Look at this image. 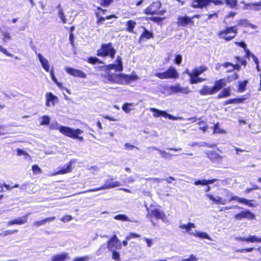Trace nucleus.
<instances>
[{
    "label": "nucleus",
    "mask_w": 261,
    "mask_h": 261,
    "mask_svg": "<svg viewBox=\"0 0 261 261\" xmlns=\"http://www.w3.org/2000/svg\"><path fill=\"white\" fill-rule=\"evenodd\" d=\"M255 217V215L248 210L241 211L239 213L235 215L234 216V218L238 220H240L244 218L249 220H253L254 219Z\"/></svg>",
    "instance_id": "9b49d317"
},
{
    "label": "nucleus",
    "mask_w": 261,
    "mask_h": 261,
    "mask_svg": "<svg viewBox=\"0 0 261 261\" xmlns=\"http://www.w3.org/2000/svg\"><path fill=\"white\" fill-rule=\"evenodd\" d=\"M16 232H17V230H6V231L3 232L2 233H0V236H7L8 235L13 234Z\"/></svg>",
    "instance_id": "5fc2aeb1"
},
{
    "label": "nucleus",
    "mask_w": 261,
    "mask_h": 261,
    "mask_svg": "<svg viewBox=\"0 0 261 261\" xmlns=\"http://www.w3.org/2000/svg\"><path fill=\"white\" fill-rule=\"evenodd\" d=\"M112 252V258L116 260H119L120 259L119 253L116 252L115 250L111 251Z\"/></svg>",
    "instance_id": "680f3d73"
},
{
    "label": "nucleus",
    "mask_w": 261,
    "mask_h": 261,
    "mask_svg": "<svg viewBox=\"0 0 261 261\" xmlns=\"http://www.w3.org/2000/svg\"><path fill=\"white\" fill-rule=\"evenodd\" d=\"M50 74L51 79L54 81V82H55L59 87H61L62 86V84L59 83L58 81L57 78L56 77V76L54 74V72L53 70H51V71H50Z\"/></svg>",
    "instance_id": "de8ad7c7"
},
{
    "label": "nucleus",
    "mask_w": 261,
    "mask_h": 261,
    "mask_svg": "<svg viewBox=\"0 0 261 261\" xmlns=\"http://www.w3.org/2000/svg\"><path fill=\"white\" fill-rule=\"evenodd\" d=\"M68 255V253L66 252L54 255L51 257V261H65Z\"/></svg>",
    "instance_id": "2f4dec72"
},
{
    "label": "nucleus",
    "mask_w": 261,
    "mask_h": 261,
    "mask_svg": "<svg viewBox=\"0 0 261 261\" xmlns=\"http://www.w3.org/2000/svg\"><path fill=\"white\" fill-rule=\"evenodd\" d=\"M120 186H121L120 181H113V178L110 177V178L105 180V184L101 187L97 188L90 189L87 191L82 192L81 193L96 192L102 190L110 189L119 187Z\"/></svg>",
    "instance_id": "f03ea898"
},
{
    "label": "nucleus",
    "mask_w": 261,
    "mask_h": 261,
    "mask_svg": "<svg viewBox=\"0 0 261 261\" xmlns=\"http://www.w3.org/2000/svg\"><path fill=\"white\" fill-rule=\"evenodd\" d=\"M149 19L153 22H156L159 24L162 21H163L165 19V17H151L149 18Z\"/></svg>",
    "instance_id": "3c124183"
},
{
    "label": "nucleus",
    "mask_w": 261,
    "mask_h": 261,
    "mask_svg": "<svg viewBox=\"0 0 261 261\" xmlns=\"http://www.w3.org/2000/svg\"><path fill=\"white\" fill-rule=\"evenodd\" d=\"M225 3L227 5L229 6L230 8H234L238 5L237 0H225Z\"/></svg>",
    "instance_id": "a19ab883"
},
{
    "label": "nucleus",
    "mask_w": 261,
    "mask_h": 261,
    "mask_svg": "<svg viewBox=\"0 0 261 261\" xmlns=\"http://www.w3.org/2000/svg\"><path fill=\"white\" fill-rule=\"evenodd\" d=\"M114 219L117 220H120L122 221H130L133 222L130 220L128 219V218L125 216V215L123 214H119L115 216L114 217Z\"/></svg>",
    "instance_id": "4c0bfd02"
},
{
    "label": "nucleus",
    "mask_w": 261,
    "mask_h": 261,
    "mask_svg": "<svg viewBox=\"0 0 261 261\" xmlns=\"http://www.w3.org/2000/svg\"><path fill=\"white\" fill-rule=\"evenodd\" d=\"M249 21L246 19H242L238 21V25L239 26H244L248 27L249 24Z\"/></svg>",
    "instance_id": "a18cd8bd"
},
{
    "label": "nucleus",
    "mask_w": 261,
    "mask_h": 261,
    "mask_svg": "<svg viewBox=\"0 0 261 261\" xmlns=\"http://www.w3.org/2000/svg\"><path fill=\"white\" fill-rule=\"evenodd\" d=\"M167 91L169 92L170 94L178 93L188 94L191 92V90L188 87H182L179 84L170 86L167 87Z\"/></svg>",
    "instance_id": "423d86ee"
},
{
    "label": "nucleus",
    "mask_w": 261,
    "mask_h": 261,
    "mask_svg": "<svg viewBox=\"0 0 261 261\" xmlns=\"http://www.w3.org/2000/svg\"><path fill=\"white\" fill-rule=\"evenodd\" d=\"M122 84L130 83L139 79V77L136 74L125 75L122 74Z\"/></svg>",
    "instance_id": "393cba45"
},
{
    "label": "nucleus",
    "mask_w": 261,
    "mask_h": 261,
    "mask_svg": "<svg viewBox=\"0 0 261 261\" xmlns=\"http://www.w3.org/2000/svg\"><path fill=\"white\" fill-rule=\"evenodd\" d=\"M230 95V90L229 88L224 89L218 95V98L226 97Z\"/></svg>",
    "instance_id": "e433bc0d"
},
{
    "label": "nucleus",
    "mask_w": 261,
    "mask_h": 261,
    "mask_svg": "<svg viewBox=\"0 0 261 261\" xmlns=\"http://www.w3.org/2000/svg\"><path fill=\"white\" fill-rule=\"evenodd\" d=\"M196 227V226L194 223L189 222L187 224H182L180 223L179 225V228L181 229H185L186 232L188 233L189 234L192 235L191 233L194 232V231H191V229L192 228H195Z\"/></svg>",
    "instance_id": "5701e85b"
},
{
    "label": "nucleus",
    "mask_w": 261,
    "mask_h": 261,
    "mask_svg": "<svg viewBox=\"0 0 261 261\" xmlns=\"http://www.w3.org/2000/svg\"><path fill=\"white\" fill-rule=\"evenodd\" d=\"M0 31L2 32V33L3 34V36L4 37L3 40H4V41L6 42L7 39H11V36H10V34L8 33L2 31L1 29H0Z\"/></svg>",
    "instance_id": "e2e57ef3"
},
{
    "label": "nucleus",
    "mask_w": 261,
    "mask_h": 261,
    "mask_svg": "<svg viewBox=\"0 0 261 261\" xmlns=\"http://www.w3.org/2000/svg\"><path fill=\"white\" fill-rule=\"evenodd\" d=\"M88 259L87 256L76 257L73 261H87Z\"/></svg>",
    "instance_id": "774afa93"
},
{
    "label": "nucleus",
    "mask_w": 261,
    "mask_h": 261,
    "mask_svg": "<svg viewBox=\"0 0 261 261\" xmlns=\"http://www.w3.org/2000/svg\"><path fill=\"white\" fill-rule=\"evenodd\" d=\"M35 53L42 68L46 72L49 71V64L48 61L41 54L37 52H35Z\"/></svg>",
    "instance_id": "a211bd4d"
},
{
    "label": "nucleus",
    "mask_w": 261,
    "mask_h": 261,
    "mask_svg": "<svg viewBox=\"0 0 261 261\" xmlns=\"http://www.w3.org/2000/svg\"><path fill=\"white\" fill-rule=\"evenodd\" d=\"M90 171V172L93 174H96L99 170L97 166H93L88 169Z\"/></svg>",
    "instance_id": "6e6d98bb"
},
{
    "label": "nucleus",
    "mask_w": 261,
    "mask_h": 261,
    "mask_svg": "<svg viewBox=\"0 0 261 261\" xmlns=\"http://www.w3.org/2000/svg\"><path fill=\"white\" fill-rule=\"evenodd\" d=\"M17 155L19 156H21V155L29 156V155L27 152H26L24 150H23L21 149H19V148L17 149Z\"/></svg>",
    "instance_id": "0e129e2a"
},
{
    "label": "nucleus",
    "mask_w": 261,
    "mask_h": 261,
    "mask_svg": "<svg viewBox=\"0 0 261 261\" xmlns=\"http://www.w3.org/2000/svg\"><path fill=\"white\" fill-rule=\"evenodd\" d=\"M206 196L207 197L211 200H212L214 203L217 204H222L225 205L227 202V200L223 199L219 196L215 197L211 194H207Z\"/></svg>",
    "instance_id": "412c9836"
},
{
    "label": "nucleus",
    "mask_w": 261,
    "mask_h": 261,
    "mask_svg": "<svg viewBox=\"0 0 261 261\" xmlns=\"http://www.w3.org/2000/svg\"><path fill=\"white\" fill-rule=\"evenodd\" d=\"M222 66L225 68H227L228 66H231V69H228L227 72H230L232 71L233 69H236L237 70H239L240 68V66L238 64L233 65V64L229 62H225L222 64Z\"/></svg>",
    "instance_id": "f704fd0d"
},
{
    "label": "nucleus",
    "mask_w": 261,
    "mask_h": 261,
    "mask_svg": "<svg viewBox=\"0 0 261 261\" xmlns=\"http://www.w3.org/2000/svg\"><path fill=\"white\" fill-rule=\"evenodd\" d=\"M67 73L74 77L86 78V74L82 70L74 69L71 67H66L65 68Z\"/></svg>",
    "instance_id": "2eb2a0df"
},
{
    "label": "nucleus",
    "mask_w": 261,
    "mask_h": 261,
    "mask_svg": "<svg viewBox=\"0 0 261 261\" xmlns=\"http://www.w3.org/2000/svg\"><path fill=\"white\" fill-rule=\"evenodd\" d=\"M246 242H260L261 238H258L255 236H249L248 238H246Z\"/></svg>",
    "instance_id": "58836bf2"
},
{
    "label": "nucleus",
    "mask_w": 261,
    "mask_h": 261,
    "mask_svg": "<svg viewBox=\"0 0 261 261\" xmlns=\"http://www.w3.org/2000/svg\"><path fill=\"white\" fill-rule=\"evenodd\" d=\"M154 75L161 80L177 79L179 77V74L176 68L171 66L164 72H157Z\"/></svg>",
    "instance_id": "7ed1b4c3"
},
{
    "label": "nucleus",
    "mask_w": 261,
    "mask_h": 261,
    "mask_svg": "<svg viewBox=\"0 0 261 261\" xmlns=\"http://www.w3.org/2000/svg\"><path fill=\"white\" fill-rule=\"evenodd\" d=\"M182 261H197V259L193 254H191L189 258L184 259Z\"/></svg>",
    "instance_id": "338daca9"
},
{
    "label": "nucleus",
    "mask_w": 261,
    "mask_h": 261,
    "mask_svg": "<svg viewBox=\"0 0 261 261\" xmlns=\"http://www.w3.org/2000/svg\"><path fill=\"white\" fill-rule=\"evenodd\" d=\"M182 56L180 55H176L175 56L174 63L177 65H179L182 61Z\"/></svg>",
    "instance_id": "603ef678"
},
{
    "label": "nucleus",
    "mask_w": 261,
    "mask_h": 261,
    "mask_svg": "<svg viewBox=\"0 0 261 261\" xmlns=\"http://www.w3.org/2000/svg\"><path fill=\"white\" fill-rule=\"evenodd\" d=\"M88 62L92 64H95L96 63H101L97 58L93 57L89 58Z\"/></svg>",
    "instance_id": "8fccbe9b"
},
{
    "label": "nucleus",
    "mask_w": 261,
    "mask_h": 261,
    "mask_svg": "<svg viewBox=\"0 0 261 261\" xmlns=\"http://www.w3.org/2000/svg\"><path fill=\"white\" fill-rule=\"evenodd\" d=\"M199 93L202 96L213 95L215 93L213 88L210 87L207 85H204L202 89L199 91Z\"/></svg>",
    "instance_id": "b1692460"
},
{
    "label": "nucleus",
    "mask_w": 261,
    "mask_h": 261,
    "mask_svg": "<svg viewBox=\"0 0 261 261\" xmlns=\"http://www.w3.org/2000/svg\"><path fill=\"white\" fill-rule=\"evenodd\" d=\"M205 153L207 157L213 163H220L223 160L222 156L215 151L208 150Z\"/></svg>",
    "instance_id": "1a4fd4ad"
},
{
    "label": "nucleus",
    "mask_w": 261,
    "mask_h": 261,
    "mask_svg": "<svg viewBox=\"0 0 261 261\" xmlns=\"http://www.w3.org/2000/svg\"><path fill=\"white\" fill-rule=\"evenodd\" d=\"M150 148L152 149L153 150H158L160 154L161 155L162 157L164 159H170L173 155L172 154L168 153L164 150L159 149L156 147H151Z\"/></svg>",
    "instance_id": "473e14b6"
},
{
    "label": "nucleus",
    "mask_w": 261,
    "mask_h": 261,
    "mask_svg": "<svg viewBox=\"0 0 261 261\" xmlns=\"http://www.w3.org/2000/svg\"><path fill=\"white\" fill-rule=\"evenodd\" d=\"M30 213H28L22 217L18 218L17 219L10 221L8 222V225H12L14 224L22 225L27 222L28 218L30 216Z\"/></svg>",
    "instance_id": "6ab92c4d"
},
{
    "label": "nucleus",
    "mask_w": 261,
    "mask_h": 261,
    "mask_svg": "<svg viewBox=\"0 0 261 261\" xmlns=\"http://www.w3.org/2000/svg\"><path fill=\"white\" fill-rule=\"evenodd\" d=\"M50 122V118L48 116H43L41 117L40 125H48Z\"/></svg>",
    "instance_id": "79ce46f5"
},
{
    "label": "nucleus",
    "mask_w": 261,
    "mask_h": 261,
    "mask_svg": "<svg viewBox=\"0 0 261 261\" xmlns=\"http://www.w3.org/2000/svg\"><path fill=\"white\" fill-rule=\"evenodd\" d=\"M247 54L248 55V56L251 57L252 58L253 61L254 62V63L256 64H258V63H259L258 60L257 58L254 55H253L252 53H250L249 51L247 53Z\"/></svg>",
    "instance_id": "4d7b16f0"
},
{
    "label": "nucleus",
    "mask_w": 261,
    "mask_h": 261,
    "mask_svg": "<svg viewBox=\"0 0 261 261\" xmlns=\"http://www.w3.org/2000/svg\"><path fill=\"white\" fill-rule=\"evenodd\" d=\"M116 62L117 64H111L106 67L107 70H115L116 71L120 72L123 70V66L121 58L118 56Z\"/></svg>",
    "instance_id": "ddd939ff"
},
{
    "label": "nucleus",
    "mask_w": 261,
    "mask_h": 261,
    "mask_svg": "<svg viewBox=\"0 0 261 261\" xmlns=\"http://www.w3.org/2000/svg\"><path fill=\"white\" fill-rule=\"evenodd\" d=\"M191 233L192 234V236H194L196 237L200 238L201 239H206L211 241L212 240V238L206 232L194 230V232H192Z\"/></svg>",
    "instance_id": "c756f323"
},
{
    "label": "nucleus",
    "mask_w": 261,
    "mask_h": 261,
    "mask_svg": "<svg viewBox=\"0 0 261 261\" xmlns=\"http://www.w3.org/2000/svg\"><path fill=\"white\" fill-rule=\"evenodd\" d=\"M237 28L236 25L226 27L225 30L221 31L218 36L225 39L226 41H230L233 39L237 34Z\"/></svg>",
    "instance_id": "39448f33"
},
{
    "label": "nucleus",
    "mask_w": 261,
    "mask_h": 261,
    "mask_svg": "<svg viewBox=\"0 0 261 261\" xmlns=\"http://www.w3.org/2000/svg\"><path fill=\"white\" fill-rule=\"evenodd\" d=\"M144 31L140 37V41L143 40L144 38L149 39L153 37V34L152 32L148 31L145 28L142 27Z\"/></svg>",
    "instance_id": "c85d7f7f"
},
{
    "label": "nucleus",
    "mask_w": 261,
    "mask_h": 261,
    "mask_svg": "<svg viewBox=\"0 0 261 261\" xmlns=\"http://www.w3.org/2000/svg\"><path fill=\"white\" fill-rule=\"evenodd\" d=\"M146 180L147 181H150L152 184H158L159 182L164 180L163 179L159 178H146Z\"/></svg>",
    "instance_id": "c03bdc74"
},
{
    "label": "nucleus",
    "mask_w": 261,
    "mask_h": 261,
    "mask_svg": "<svg viewBox=\"0 0 261 261\" xmlns=\"http://www.w3.org/2000/svg\"><path fill=\"white\" fill-rule=\"evenodd\" d=\"M136 25V22L133 20H129L126 22V30L130 32L131 33H134V29L135 28V26Z\"/></svg>",
    "instance_id": "72a5a7b5"
},
{
    "label": "nucleus",
    "mask_w": 261,
    "mask_h": 261,
    "mask_svg": "<svg viewBox=\"0 0 261 261\" xmlns=\"http://www.w3.org/2000/svg\"><path fill=\"white\" fill-rule=\"evenodd\" d=\"M72 219V217L70 215L65 216L61 219V220L63 222H67Z\"/></svg>",
    "instance_id": "69168bd1"
},
{
    "label": "nucleus",
    "mask_w": 261,
    "mask_h": 261,
    "mask_svg": "<svg viewBox=\"0 0 261 261\" xmlns=\"http://www.w3.org/2000/svg\"><path fill=\"white\" fill-rule=\"evenodd\" d=\"M192 22V18L187 16H179L177 18V24L179 27H185Z\"/></svg>",
    "instance_id": "aec40b11"
},
{
    "label": "nucleus",
    "mask_w": 261,
    "mask_h": 261,
    "mask_svg": "<svg viewBox=\"0 0 261 261\" xmlns=\"http://www.w3.org/2000/svg\"><path fill=\"white\" fill-rule=\"evenodd\" d=\"M147 210L148 211L147 217L148 218H151V216H152L158 219H162L163 221L166 219L165 214L158 209L154 208L149 211L148 208H147Z\"/></svg>",
    "instance_id": "f8f14e48"
},
{
    "label": "nucleus",
    "mask_w": 261,
    "mask_h": 261,
    "mask_svg": "<svg viewBox=\"0 0 261 261\" xmlns=\"http://www.w3.org/2000/svg\"><path fill=\"white\" fill-rule=\"evenodd\" d=\"M207 70V68L204 66L196 67L193 70V75H194L196 76H199L203 72L206 71Z\"/></svg>",
    "instance_id": "7c9ffc66"
},
{
    "label": "nucleus",
    "mask_w": 261,
    "mask_h": 261,
    "mask_svg": "<svg viewBox=\"0 0 261 261\" xmlns=\"http://www.w3.org/2000/svg\"><path fill=\"white\" fill-rule=\"evenodd\" d=\"M161 6L162 4L159 2H153L144 10V13L147 15L157 14V11L161 7Z\"/></svg>",
    "instance_id": "9d476101"
},
{
    "label": "nucleus",
    "mask_w": 261,
    "mask_h": 261,
    "mask_svg": "<svg viewBox=\"0 0 261 261\" xmlns=\"http://www.w3.org/2000/svg\"><path fill=\"white\" fill-rule=\"evenodd\" d=\"M75 163L74 160H71L68 164L65 165L63 167L61 168L60 170L56 172L55 175L57 174H63L69 173L71 171V167L73 163Z\"/></svg>",
    "instance_id": "4be33fe9"
},
{
    "label": "nucleus",
    "mask_w": 261,
    "mask_h": 261,
    "mask_svg": "<svg viewBox=\"0 0 261 261\" xmlns=\"http://www.w3.org/2000/svg\"><path fill=\"white\" fill-rule=\"evenodd\" d=\"M136 106V105L133 103H125L123 105L122 109L125 113H128Z\"/></svg>",
    "instance_id": "c9c22d12"
},
{
    "label": "nucleus",
    "mask_w": 261,
    "mask_h": 261,
    "mask_svg": "<svg viewBox=\"0 0 261 261\" xmlns=\"http://www.w3.org/2000/svg\"><path fill=\"white\" fill-rule=\"evenodd\" d=\"M122 244L116 235H114L108 242V248L110 251L120 249Z\"/></svg>",
    "instance_id": "6e6552de"
},
{
    "label": "nucleus",
    "mask_w": 261,
    "mask_h": 261,
    "mask_svg": "<svg viewBox=\"0 0 261 261\" xmlns=\"http://www.w3.org/2000/svg\"><path fill=\"white\" fill-rule=\"evenodd\" d=\"M248 83V81L245 80L243 82L239 83V91L240 92H243L246 89V85Z\"/></svg>",
    "instance_id": "37998d69"
},
{
    "label": "nucleus",
    "mask_w": 261,
    "mask_h": 261,
    "mask_svg": "<svg viewBox=\"0 0 261 261\" xmlns=\"http://www.w3.org/2000/svg\"><path fill=\"white\" fill-rule=\"evenodd\" d=\"M245 98H234L228 100L225 102V105H229L231 103H241L243 101Z\"/></svg>",
    "instance_id": "ea45409f"
},
{
    "label": "nucleus",
    "mask_w": 261,
    "mask_h": 261,
    "mask_svg": "<svg viewBox=\"0 0 261 261\" xmlns=\"http://www.w3.org/2000/svg\"><path fill=\"white\" fill-rule=\"evenodd\" d=\"M214 0H193L192 7L194 8H203L209 5Z\"/></svg>",
    "instance_id": "dca6fc26"
},
{
    "label": "nucleus",
    "mask_w": 261,
    "mask_h": 261,
    "mask_svg": "<svg viewBox=\"0 0 261 261\" xmlns=\"http://www.w3.org/2000/svg\"><path fill=\"white\" fill-rule=\"evenodd\" d=\"M57 8L58 9V16L61 20V21L63 23H71V21H70L69 19H67L66 17H65L63 10L61 7L60 4H59Z\"/></svg>",
    "instance_id": "bb28decb"
},
{
    "label": "nucleus",
    "mask_w": 261,
    "mask_h": 261,
    "mask_svg": "<svg viewBox=\"0 0 261 261\" xmlns=\"http://www.w3.org/2000/svg\"><path fill=\"white\" fill-rule=\"evenodd\" d=\"M54 128L59 130L60 133L68 137L76 139L80 141L84 140L83 137L79 136V135L83 133V131L80 129H73L67 126H59L57 123Z\"/></svg>",
    "instance_id": "f257e3e1"
},
{
    "label": "nucleus",
    "mask_w": 261,
    "mask_h": 261,
    "mask_svg": "<svg viewBox=\"0 0 261 261\" xmlns=\"http://www.w3.org/2000/svg\"><path fill=\"white\" fill-rule=\"evenodd\" d=\"M251 6L252 7V10L255 11H258L261 10V2L258 3H253Z\"/></svg>",
    "instance_id": "09e8293b"
},
{
    "label": "nucleus",
    "mask_w": 261,
    "mask_h": 261,
    "mask_svg": "<svg viewBox=\"0 0 261 261\" xmlns=\"http://www.w3.org/2000/svg\"><path fill=\"white\" fill-rule=\"evenodd\" d=\"M124 148L125 149H127V150H133L134 149V148H136L137 149H139V148L134 146V145H133L132 144H130L129 143H126L125 145H124Z\"/></svg>",
    "instance_id": "052dcab7"
},
{
    "label": "nucleus",
    "mask_w": 261,
    "mask_h": 261,
    "mask_svg": "<svg viewBox=\"0 0 261 261\" xmlns=\"http://www.w3.org/2000/svg\"><path fill=\"white\" fill-rule=\"evenodd\" d=\"M238 201L240 203H245L247 205L251 206L250 202L249 200H248L245 198L239 197Z\"/></svg>",
    "instance_id": "bf43d9fd"
},
{
    "label": "nucleus",
    "mask_w": 261,
    "mask_h": 261,
    "mask_svg": "<svg viewBox=\"0 0 261 261\" xmlns=\"http://www.w3.org/2000/svg\"><path fill=\"white\" fill-rule=\"evenodd\" d=\"M32 171L35 174H38L42 172L41 168H40L37 165H33L32 166Z\"/></svg>",
    "instance_id": "13d9d810"
},
{
    "label": "nucleus",
    "mask_w": 261,
    "mask_h": 261,
    "mask_svg": "<svg viewBox=\"0 0 261 261\" xmlns=\"http://www.w3.org/2000/svg\"><path fill=\"white\" fill-rule=\"evenodd\" d=\"M122 74L108 73L106 77L108 81L114 83L122 84Z\"/></svg>",
    "instance_id": "f3484780"
},
{
    "label": "nucleus",
    "mask_w": 261,
    "mask_h": 261,
    "mask_svg": "<svg viewBox=\"0 0 261 261\" xmlns=\"http://www.w3.org/2000/svg\"><path fill=\"white\" fill-rule=\"evenodd\" d=\"M55 217L46 218L41 221L34 222L33 223V225L36 227H39L41 225H44L45 224L46 222H49L54 221L55 219Z\"/></svg>",
    "instance_id": "cd10ccee"
},
{
    "label": "nucleus",
    "mask_w": 261,
    "mask_h": 261,
    "mask_svg": "<svg viewBox=\"0 0 261 261\" xmlns=\"http://www.w3.org/2000/svg\"><path fill=\"white\" fill-rule=\"evenodd\" d=\"M149 111L153 113V116L154 117H159L162 116L165 118H168L171 120H182L183 119L182 117H175L171 115V114L167 113L165 111H161L154 108H150Z\"/></svg>",
    "instance_id": "0eeeda50"
},
{
    "label": "nucleus",
    "mask_w": 261,
    "mask_h": 261,
    "mask_svg": "<svg viewBox=\"0 0 261 261\" xmlns=\"http://www.w3.org/2000/svg\"><path fill=\"white\" fill-rule=\"evenodd\" d=\"M46 102L45 105L48 107H54L56 103L59 101L57 96L54 95L52 93L48 92L46 94Z\"/></svg>",
    "instance_id": "4468645a"
},
{
    "label": "nucleus",
    "mask_w": 261,
    "mask_h": 261,
    "mask_svg": "<svg viewBox=\"0 0 261 261\" xmlns=\"http://www.w3.org/2000/svg\"><path fill=\"white\" fill-rule=\"evenodd\" d=\"M198 125L200 126L199 129L203 132H205L208 128V125L204 121H200L198 123Z\"/></svg>",
    "instance_id": "49530a36"
},
{
    "label": "nucleus",
    "mask_w": 261,
    "mask_h": 261,
    "mask_svg": "<svg viewBox=\"0 0 261 261\" xmlns=\"http://www.w3.org/2000/svg\"><path fill=\"white\" fill-rule=\"evenodd\" d=\"M226 81L224 79H222L215 82L214 86L213 87L215 93L219 91L225 85Z\"/></svg>",
    "instance_id": "a878e982"
},
{
    "label": "nucleus",
    "mask_w": 261,
    "mask_h": 261,
    "mask_svg": "<svg viewBox=\"0 0 261 261\" xmlns=\"http://www.w3.org/2000/svg\"><path fill=\"white\" fill-rule=\"evenodd\" d=\"M214 133H224V131L223 130H221L219 128V123H217L215 124L214 126Z\"/></svg>",
    "instance_id": "864d4df0"
},
{
    "label": "nucleus",
    "mask_w": 261,
    "mask_h": 261,
    "mask_svg": "<svg viewBox=\"0 0 261 261\" xmlns=\"http://www.w3.org/2000/svg\"><path fill=\"white\" fill-rule=\"evenodd\" d=\"M116 51L112 43H108L101 45V48L97 50V55L99 57L110 56L113 59L114 58Z\"/></svg>",
    "instance_id": "20e7f679"
}]
</instances>
